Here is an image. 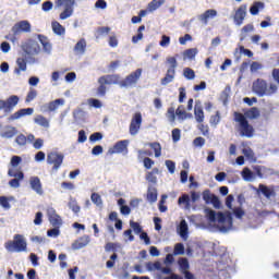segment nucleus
<instances>
[{"instance_id":"f257e3e1","label":"nucleus","mask_w":279,"mask_h":279,"mask_svg":"<svg viewBox=\"0 0 279 279\" xmlns=\"http://www.w3.org/2000/svg\"><path fill=\"white\" fill-rule=\"evenodd\" d=\"M142 75V69H137L124 80H121L119 74H108L101 75L98 77V87H97V96L105 97L107 95V85H119L121 88L131 87L134 84H137L138 80Z\"/></svg>"},{"instance_id":"f03ea898","label":"nucleus","mask_w":279,"mask_h":279,"mask_svg":"<svg viewBox=\"0 0 279 279\" xmlns=\"http://www.w3.org/2000/svg\"><path fill=\"white\" fill-rule=\"evenodd\" d=\"M206 218L208 221L215 222L218 221V227L220 232H228L232 228V216L225 215L223 213L216 214L213 209H205Z\"/></svg>"},{"instance_id":"7ed1b4c3","label":"nucleus","mask_w":279,"mask_h":279,"mask_svg":"<svg viewBox=\"0 0 279 279\" xmlns=\"http://www.w3.org/2000/svg\"><path fill=\"white\" fill-rule=\"evenodd\" d=\"M252 90L257 97L260 98L264 96H272L274 94L278 93V85L270 84L268 86V82L266 80L257 78L255 82H253Z\"/></svg>"},{"instance_id":"20e7f679","label":"nucleus","mask_w":279,"mask_h":279,"mask_svg":"<svg viewBox=\"0 0 279 279\" xmlns=\"http://www.w3.org/2000/svg\"><path fill=\"white\" fill-rule=\"evenodd\" d=\"M233 121H235V123H239L238 131L240 136L246 138L253 137V135L255 134V129L248 123V120H246V117L244 114L239 111L233 112Z\"/></svg>"},{"instance_id":"39448f33","label":"nucleus","mask_w":279,"mask_h":279,"mask_svg":"<svg viewBox=\"0 0 279 279\" xmlns=\"http://www.w3.org/2000/svg\"><path fill=\"white\" fill-rule=\"evenodd\" d=\"M4 248H7V251H9L11 253L26 252L27 243H26L25 236H23L21 234H14L13 241H9V242L4 243Z\"/></svg>"},{"instance_id":"423d86ee","label":"nucleus","mask_w":279,"mask_h":279,"mask_svg":"<svg viewBox=\"0 0 279 279\" xmlns=\"http://www.w3.org/2000/svg\"><path fill=\"white\" fill-rule=\"evenodd\" d=\"M166 63L169 64L168 71H166L165 77L161 78V85L167 86L169 83L174 81L175 69L178 68V60L175 57H169L166 59Z\"/></svg>"},{"instance_id":"0eeeda50","label":"nucleus","mask_w":279,"mask_h":279,"mask_svg":"<svg viewBox=\"0 0 279 279\" xmlns=\"http://www.w3.org/2000/svg\"><path fill=\"white\" fill-rule=\"evenodd\" d=\"M74 4H76L75 0H57L54 1V7L61 8L64 7L63 12L60 13V20L65 21L73 15Z\"/></svg>"},{"instance_id":"6e6552de","label":"nucleus","mask_w":279,"mask_h":279,"mask_svg":"<svg viewBox=\"0 0 279 279\" xmlns=\"http://www.w3.org/2000/svg\"><path fill=\"white\" fill-rule=\"evenodd\" d=\"M64 155L62 153L50 151L47 154V165L51 166V172H57L62 168Z\"/></svg>"},{"instance_id":"1a4fd4ad","label":"nucleus","mask_w":279,"mask_h":279,"mask_svg":"<svg viewBox=\"0 0 279 279\" xmlns=\"http://www.w3.org/2000/svg\"><path fill=\"white\" fill-rule=\"evenodd\" d=\"M128 146H130V141L122 140V141L116 142L113 148H109L108 153L109 155H116V154L128 155L129 153Z\"/></svg>"},{"instance_id":"9d476101","label":"nucleus","mask_w":279,"mask_h":279,"mask_svg":"<svg viewBox=\"0 0 279 279\" xmlns=\"http://www.w3.org/2000/svg\"><path fill=\"white\" fill-rule=\"evenodd\" d=\"M142 125V114L141 112H136L134 117L131 119V124H129V134L135 136L141 130Z\"/></svg>"},{"instance_id":"9b49d317","label":"nucleus","mask_w":279,"mask_h":279,"mask_svg":"<svg viewBox=\"0 0 279 279\" xmlns=\"http://www.w3.org/2000/svg\"><path fill=\"white\" fill-rule=\"evenodd\" d=\"M203 201H205L206 204H211L216 209L221 208V202L218 196L211 194L209 190L203 191Z\"/></svg>"},{"instance_id":"f8f14e48","label":"nucleus","mask_w":279,"mask_h":279,"mask_svg":"<svg viewBox=\"0 0 279 279\" xmlns=\"http://www.w3.org/2000/svg\"><path fill=\"white\" fill-rule=\"evenodd\" d=\"M9 177L15 178L9 181V185L13 189H19L20 182H22L25 179V173H23L22 171L13 172L12 170H9Z\"/></svg>"},{"instance_id":"ddd939ff","label":"nucleus","mask_w":279,"mask_h":279,"mask_svg":"<svg viewBox=\"0 0 279 279\" xmlns=\"http://www.w3.org/2000/svg\"><path fill=\"white\" fill-rule=\"evenodd\" d=\"M11 32H13L14 36H17L21 33H31V24L27 21H20L13 25Z\"/></svg>"},{"instance_id":"4468645a","label":"nucleus","mask_w":279,"mask_h":279,"mask_svg":"<svg viewBox=\"0 0 279 279\" xmlns=\"http://www.w3.org/2000/svg\"><path fill=\"white\" fill-rule=\"evenodd\" d=\"M179 267L181 268V272L185 277V279H195L194 274L189 271L190 265L189 259L185 257H181L178 260Z\"/></svg>"},{"instance_id":"2eb2a0df","label":"nucleus","mask_w":279,"mask_h":279,"mask_svg":"<svg viewBox=\"0 0 279 279\" xmlns=\"http://www.w3.org/2000/svg\"><path fill=\"white\" fill-rule=\"evenodd\" d=\"M29 186L31 190L36 192L37 195L43 196L44 195V190H43V183L40 182L39 177L33 175L29 178Z\"/></svg>"},{"instance_id":"dca6fc26","label":"nucleus","mask_w":279,"mask_h":279,"mask_svg":"<svg viewBox=\"0 0 279 279\" xmlns=\"http://www.w3.org/2000/svg\"><path fill=\"white\" fill-rule=\"evenodd\" d=\"M246 16V4H242L236 9L235 15H233V23H235L236 26H241L243 24V21Z\"/></svg>"},{"instance_id":"f3484780","label":"nucleus","mask_w":279,"mask_h":279,"mask_svg":"<svg viewBox=\"0 0 279 279\" xmlns=\"http://www.w3.org/2000/svg\"><path fill=\"white\" fill-rule=\"evenodd\" d=\"M48 221H50V225L54 228H59L62 226V218L57 215L56 209L50 208L47 210Z\"/></svg>"},{"instance_id":"a211bd4d","label":"nucleus","mask_w":279,"mask_h":279,"mask_svg":"<svg viewBox=\"0 0 279 279\" xmlns=\"http://www.w3.org/2000/svg\"><path fill=\"white\" fill-rule=\"evenodd\" d=\"M34 113L33 108L20 109L9 117V121H16L23 117H32Z\"/></svg>"},{"instance_id":"6ab92c4d","label":"nucleus","mask_w":279,"mask_h":279,"mask_svg":"<svg viewBox=\"0 0 279 279\" xmlns=\"http://www.w3.org/2000/svg\"><path fill=\"white\" fill-rule=\"evenodd\" d=\"M216 16H218V11L215 9H208L198 16V21L202 22L203 25H208V21L214 20Z\"/></svg>"},{"instance_id":"aec40b11","label":"nucleus","mask_w":279,"mask_h":279,"mask_svg":"<svg viewBox=\"0 0 279 279\" xmlns=\"http://www.w3.org/2000/svg\"><path fill=\"white\" fill-rule=\"evenodd\" d=\"M90 242L89 235H83L78 238L74 243L71 245V248L74 251L81 250L86 247Z\"/></svg>"},{"instance_id":"412c9836","label":"nucleus","mask_w":279,"mask_h":279,"mask_svg":"<svg viewBox=\"0 0 279 279\" xmlns=\"http://www.w3.org/2000/svg\"><path fill=\"white\" fill-rule=\"evenodd\" d=\"M19 134V130L15 126L7 125L4 126L2 133H0V136L4 140L14 138Z\"/></svg>"},{"instance_id":"4be33fe9","label":"nucleus","mask_w":279,"mask_h":279,"mask_svg":"<svg viewBox=\"0 0 279 279\" xmlns=\"http://www.w3.org/2000/svg\"><path fill=\"white\" fill-rule=\"evenodd\" d=\"M20 98L19 96H10L9 99L4 100V106L7 108V113L12 112V110L19 105Z\"/></svg>"},{"instance_id":"5701e85b","label":"nucleus","mask_w":279,"mask_h":279,"mask_svg":"<svg viewBox=\"0 0 279 279\" xmlns=\"http://www.w3.org/2000/svg\"><path fill=\"white\" fill-rule=\"evenodd\" d=\"M86 47H87L86 39L82 38V39H78L77 44L74 46L73 51L77 56H82L86 52Z\"/></svg>"},{"instance_id":"b1692460","label":"nucleus","mask_w":279,"mask_h":279,"mask_svg":"<svg viewBox=\"0 0 279 279\" xmlns=\"http://www.w3.org/2000/svg\"><path fill=\"white\" fill-rule=\"evenodd\" d=\"M158 197V192L157 189L154 186H149L148 190L146 191V201L148 203H156Z\"/></svg>"},{"instance_id":"393cba45","label":"nucleus","mask_w":279,"mask_h":279,"mask_svg":"<svg viewBox=\"0 0 279 279\" xmlns=\"http://www.w3.org/2000/svg\"><path fill=\"white\" fill-rule=\"evenodd\" d=\"M17 68L14 69V74L20 75L21 72H25L27 70V62L25 58L16 59Z\"/></svg>"},{"instance_id":"a878e982","label":"nucleus","mask_w":279,"mask_h":279,"mask_svg":"<svg viewBox=\"0 0 279 279\" xmlns=\"http://www.w3.org/2000/svg\"><path fill=\"white\" fill-rule=\"evenodd\" d=\"M51 31L57 36H63L65 33L63 25L58 23V21H51Z\"/></svg>"},{"instance_id":"bb28decb","label":"nucleus","mask_w":279,"mask_h":279,"mask_svg":"<svg viewBox=\"0 0 279 279\" xmlns=\"http://www.w3.org/2000/svg\"><path fill=\"white\" fill-rule=\"evenodd\" d=\"M64 105L63 98H58L57 100L48 102V112H54L60 106Z\"/></svg>"},{"instance_id":"cd10ccee","label":"nucleus","mask_w":279,"mask_h":279,"mask_svg":"<svg viewBox=\"0 0 279 279\" xmlns=\"http://www.w3.org/2000/svg\"><path fill=\"white\" fill-rule=\"evenodd\" d=\"M38 38L45 52H50L52 50V45L49 43V39L44 35H38Z\"/></svg>"},{"instance_id":"c85d7f7f","label":"nucleus","mask_w":279,"mask_h":279,"mask_svg":"<svg viewBox=\"0 0 279 279\" xmlns=\"http://www.w3.org/2000/svg\"><path fill=\"white\" fill-rule=\"evenodd\" d=\"M167 0H151L150 3H148V12H155L157 9H160L161 5L165 4Z\"/></svg>"},{"instance_id":"c756f323","label":"nucleus","mask_w":279,"mask_h":279,"mask_svg":"<svg viewBox=\"0 0 279 279\" xmlns=\"http://www.w3.org/2000/svg\"><path fill=\"white\" fill-rule=\"evenodd\" d=\"M175 114L179 117V119H181L182 121H184L185 119H191L192 118V114L191 113H187L185 110H184V106L181 105L178 107V109H175Z\"/></svg>"},{"instance_id":"7c9ffc66","label":"nucleus","mask_w":279,"mask_h":279,"mask_svg":"<svg viewBox=\"0 0 279 279\" xmlns=\"http://www.w3.org/2000/svg\"><path fill=\"white\" fill-rule=\"evenodd\" d=\"M194 116H195L196 122L204 123L205 114H204V109H202V107L195 106Z\"/></svg>"},{"instance_id":"2f4dec72","label":"nucleus","mask_w":279,"mask_h":279,"mask_svg":"<svg viewBox=\"0 0 279 279\" xmlns=\"http://www.w3.org/2000/svg\"><path fill=\"white\" fill-rule=\"evenodd\" d=\"M259 9H265V3L263 2H254L252 7H250V14L253 16L258 15Z\"/></svg>"},{"instance_id":"473e14b6","label":"nucleus","mask_w":279,"mask_h":279,"mask_svg":"<svg viewBox=\"0 0 279 279\" xmlns=\"http://www.w3.org/2000/svg\"><path fill=\"white\" fill-rule=\"evenodd\" d=\"M159 271H161V274H165V275H171V276L166 277L165 279H184L181 276H179L178 274H172V269L169 267H163Z\"/></svg>"},{"instance_id":"72a5a7b5","label":"nucleus","mask_w":279,"mask_h":279,"mask_svg":"<svg viewBox=\"0 0 279 279\" xmlns=\"http://www.w3.org/2000/svg\"><path fill=\"white\" fill-rule=\"evenodd\" d=\"M148 146L155 153V158H160L161 156V145L158 142L148 143Z\"/></svg>"},{"instance_id":"f704fd0d","label":"nucleus","mask_w":279,"mask_h":279,"mask_svg":"<svg viewBox=\"0 0 279 279\" xmlns=\"http://www.w3.org/2000/svg\"><path fill=\"white\" fill-rule=\"evenodd\" d=\"M159 170L158 168H153V170L148 173H146V181L155 184L157 183V177L155 174H158Z\"/></svg>"},{"instance_id":"c9c22d12","label":"nucleus","mask_w":279,"mask_h":279,"mask_svg":"<svg viewBox=\"0 0 279 279\" xmlns=\"http://www.w3.org/2000/svg\"><path fill=\"white\" fill-rule=\"evenodd\" d=\"M242 178L246 182H250V181L255 179V173H253V171L250 170L248 168H243V170H242Z\"/></svg>"},{"instance_id":"e433bc0d","label":"nucleus","mask_w":279,"mask_h":279,"mask_svg":"<svg viewBox=\"0 0 279 279\" xmlns=\"http://www.w3.org/2000/svg\"><path fill=\"white\" fill-rule=\"evenodd\" d=\"M179 234H181V238H186L189 234V226L185 220H182L179 225Z\"/></svg>"},{"instance_id":"4c0bfd02","label":"nucleus","mask_w":279,"mask_h":279,"mask_svg":"<svg viewBox=\"0 0 279 279\" xmlns=\"http://www.w3.org/2000/svg\"><path fill=\"white\" fill-rule=\"evenodd\" d=\"M34 123L40 125L41 128H49V120H47L46 117L43 116H37L36 119H34Z\"/></svg>"},{"instance_id":"58836bf2","label":"nucleus","mask_w":279,"mask_h":279,"mask_svg":"<svg viewBox=\"0 0 279 279\" xmlns=\"http://www.w3.org/2000/svg\"><path fill=\"white\" fill-rule=\"evenodd\" d=\"M246 118L255 120L258 119L259 117V110L257 107H252V109H248L245 113Z\"/></svg>"},{"instance_id":"ea45409f","label":"nucleus","mask_w":279,"mask_h":279,"mask_svg":"<svg viewBox=\"0 0 279 279\" xmlns=\"http://www.w3.org/2000/svg\"><path fill=\"white\" fill-rule=\"evenodd\" d=\"M196 56H197V48H190L183 51V57L187 58L189 60H194Z\"/></svg>"},{"instance_id":"a19ab883","label":"nucleus","mask_w":279,"mask_h":279,"mask_svg":"<svg viewBox=\"0 0 279 279\" xmlns=\"http://www.w3.org/2000/svg\"><path fill=\"white\" fill-rule=\"evenodd\" d=\"M145 31V25H141V27H138L137 29V35L132 37V44H137L138 40H142V38H144V35L142 34V32Z\"/></svg>"},{"instance_id":"79ce46f5","label":"nucleus","mask_w":279,"mask_h":279,"mask_svg":"<svg viewBox=\"0 0 279 279\" xmlns=\"http://www.w3.org/2000/svg\"><path fill=\"white\" fill-rule=\"evenodd\" d=\"M14 143H16L20 147H25L28 142L26 141V135L20 134L14 140Z\"/></svg>"},{"instance_id":"37998d69","label":"nucleus","mask_w":279,"mask_h":279,"mask_svg":"<svg viewBox=\"0 0 279 279\" xmlns=\"http://www.w3.org/2000/svg\"><path fill=\"white\" fill-rule=\"evenodd\" d=\"M183 77H185L189 81L194 80L195 78V71L192 70L191 68L183 69Z\"/></svg>"},{"instance_id":"c03bdc74","label":"nucleus","mask_w":279,"mask_h":279,"mask_svg":"<svg viewBox=\"0 0 279 279\" xmlns=\"http://www.w3.org/2000/svg\"><path fill=\"white\" fill-rule=\"evenodd\" d=\"M178 204H185V207L189 208V206H191V197L187 194H183L181 197H179Z\"/></svg>"},{"instance_id":"a18cd8bd","label":"nucleus","mask_w":279,"mask_h":279,"mask_svg":"<svg viewBox=\"0 0 279 279\" xmlns=\"http://www.w3.org/2000/svg\"><path fill=\"white\" fill-rule=\"evenodd\" d=\"M111 28L108 26H102L97 28V38L101 36H107L110 34Z\"/></svg>"},{"instance_id":"49530a36","label":"nucleus","mask_w":279,"mask_h":279,"mask_svg":"<svg viewBox=\"0 0 279 279\" xmlns=\"http://www.w3.org/2000/svg\"><path fill=\"white\" fill-rule=\"evenodd\" d=\"M146 268L149 270V271H153V270H161L163 267H161V263L160 262H156V263H148L146 264Z\"/></svg>"},{"instance_id":"de8ad7c7","label":"nucleus","mask_w":279,"mask_h":279,"mask_svg":"<svg viewBox=\"0 0 279 279\" xmlns=\"http://www.w3.org/2000/svg\"><path fill=\"white\" fill-rule=\"evenodd\" d=\"M118 248H120L119 243L108 242L105 245V251H107V252H117Z\"/></svg>"},{"instance_id":"09e8293b","label":"nucleus","mask_w":279,"mask_h":279,"mask_svg":"<svg viewBox=\"0 0 279 279\" xmlns=\"http://www.w3.org/2000/svg\"><path fill=\"white\" fill-rule=\"evenodd\" d=\"M90 199H92V203L95 204V206H101L102 205L101 196L97 193H92Z\"/></svg>"},{"instance_id":"8fccbe9b","label":"nucleus","mask_w":279,"mask_h":279,"mask_svg":"<svg viewBox=\"0 0 279 279\" xmlns=\"http://www.w3.org/2000/svg\"><path fill=\"white\" fill-rule=\"evenodd\" d=\"M0 206H2V208H4V210H10L11 205H10L9 198H7V196H0Z\"/></svg>"},{"instance_id":"3c124183","label":"nucleus","mask_w":279,"mask_h":279,"mask_svg":"<svg viewBox=\"0 0 279 279\" xmlns=\"http://www.w3.org/2000/svg\"><path fill=\"white\" fill-rule=\"evenodd\" d=\"M174 255L175 256H182L184 255V244L178 243L174 246Z\"/></svg>"},{"instance_id":"603ef678","label":"nucleus","mask_w":279,"mask_h":279,"mask_svg":"<svg viewBox=\"0 0 279 279\" xmlns=\"http://www.w3.org/2000/svg\"><path fill=\"white\" fill-rule=\"evenodd\" d=\"M53 9L52 1L48 0L41 3V11L43 12H50Z\"/></svg>"},{"instance_id":"864d4df0","label":"nucleus","mask_w":279,"mask_h":279,"mask_svg":"<svg viewBox=\"0 0 279 279\" xmlns=\"http://www.w3.org/2000/svg\"><path fill=\"white\" fill-rule=\"evenodd\" d=\"M36 97H37V90L29 89V92L27 93L25 102L28 104V102L33 101L34 99H36Z\"/></svg>"},{"instance_id":"5fc2aeb1","label":"nucleus","mask_w":279,"mask_h":279,"mask_svg":"<svg viewBox=\"0 0 279 279\" xmlns=\"http://www.w3.org/2000/svg\"><path fill=\"white\" fill-rule=\"evenodd\" d=\"M129 225L131 226L132 230H134L135 234H141L142 232V227L138 222L135 221H130Z\"/></svg>"},{"instance_id":"6e6d98bb","label":"nucleus","mask_w":279,"mask_h":279,"mask_svg":"<svg viewBox=\"0 0 279 279\" xmlns=\"http://www.w3.org/2000/svg\"><path fill=\"white\" fill-rule=\"evenodd\" d=\"M259 191L266 198H270L272 195V191L268 186L259 185Z\"/></svg>"},{"instance_id":"4d7b16f0","label":"nucleus","mask_w":279,"mask_h":279,"mask_svg":"<svg viewBox=\"0 0 279 279\" xmlns=\"http://www.w3.org/2000/svg\"><path fill=\"white\" fill-rule=\"evenodd\" d=\"M108 45L110 48H117L118 47V38L117 35H111L108 38Z\"/></svg>"},{"instance_id":"13d9d810","label":"nucleus","mask_w":279,"mask_h":279,"mask_svg":"<svg viewBox=\"0 0 279 279\" xmlns=\"http://www.w3.org/2000/svg\"><path fill=\"white\" fill-rule=\"evenodd\" d=\"M220 121L221 116L219 114V111H216V114L209 119V123H211V125H218Z\"/></svg>"},{"instance_id":"bf43d9fd","label":"nucleus","mask_w":279,"mask_h":279,"mask_svg":"<svg viewBox=\"0 0 279 279\" xmlns=\"http://www.w3.org/2000/svg\"><path fill=\"white\" fill-rule=\"evenodd\" d=\"M193 146L196 148H202L205 146V138L204 137H196L193 140Z\"/></svg>"},{"instance_id":"052dcab7","label":"nucleus","mask_w":279,"mask_h":279,"mask_svg":"<svg viewBox=\"0 0 279 279\" xmlns=\"http://www.w3.org/2000/svg\"><path fill=\"white\" fill-rule=\"evenodd\" d=\"M68 206L70 207L71 210H73L75 215L80 214L81 207L80 205H77L76 201L70 202Z\"/></svg>"},{"instance_id":"680f3d73","label":"nucleus","mask_w":279,"mask_h":279,"mask_svg":"<svg viewBox=\"0 0 279 279\" xmlns=\"http://www.w3.org/2000/svg\"><path fill=\"white\" fill-rule=\"evenodd\" d=\"M154 165H155L154 159H151L150 157H145V158H144V168H145L146 170H150L151 167H154Z\"/></svg>"},{"instance_id":"e2e57ef3","label":"nucleus","mask_w":279,"mask_h":279,"mask_svg":"<svg viewBox=\"0 0 279 279\" xmlns=\"http://www.w3.org/2000/svg\"><path fill=\"white\" fill-rule=\"evenodd\" d=\"M172 134V142L178 143L181 140V130L174 129L171 132Z\"/></svg>"},{"instance_id":"0e129e2a","label":"nucleus","mask_w":279,"mask_h":279,"mask_svg":"<svg viewBox=\"0 0 279 279\" xmlns=\"http://www.w3.org/2000/svg\"><path fill=\"white\" fill-rule=\"evenodd\" d=\"M104 138V135L101 133H94L88 137V141L92 143L100 142Z\"/></svg>"},{"instance_id":"69168bd1","label":"nucleus","mask_w":279,"mask_h":279,"mask_svg":"<svg viewBox=\"0 0 279 279\" xmlns=\"http://www.w3.org/2000/svg\"><path fill=\"white\" fill-rule=\"evenodd\" d=\"M170 41H171L170 37H168L167 35H162L161 41H159V46H161L162 48H166L169 46Z\"/></svg>"},{"instance_id":"338daca9","label":"nucleus","mask_w":279,"mask_h":279,"mask_svg":"<svg viewBox=\"0 0 279 279\" xmlns=\"http://www.w3.org/2000/svg\"><path fill=\"white\" fill-rule=\"evenodd\" d=\"M166 168H168L169 173H174L175 163L172 160H166Z\"/></svg>"},{"instance_id":"774afa93","label":"nucleus","mask_w":279,"mask_h":279,"mask_svg":"<svg viewBox=\"0 0 279 279\" xmlns=\"http://www.w3.org/2000/svg\"><path fill=\"white\" fill-rule=\"evenodd\" d=\"M272 80L279 84V69H272Z\"/></svg>"}]
</instances>
